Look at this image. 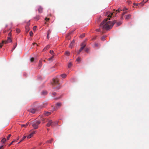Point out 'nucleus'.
<instances>
[{"label":"nucleus","instance_id":"f257e3e1","mask_svg":"<svg viewBox=\"0 0 149 149\" xmlns=\"http://www.w3.org/2000/svg\"><path fill=\"white\" fill-rule=\"evenodd\" d=\"M110 20L108 18H106L102 22L100 25V26L101 28H111L115 24L116 21H113L112 22L110 21H108V20Z\"/></svg>","mask_w":149,"mask_h":149},{"label":"nucleus","instance_id":"f03ea898","mask_svg":"<svg viewBox=\"0 0 149 149\" xmlns=\"http://www.w3.org/2000/svg\"><path fill=\"white\" fill-rule=\"evenodd\" d=\"M59 80L58 78H56L53 79V85L54 86H56V88L59 89L60 88V86L58 83Z\"/></svg>","mask_w":149,"mask_h":149},{"label":"nucleus","instance_id":"7ed1b4c3","mask_svg":"<svg viewBox=\"0 0 149 149\" xmlns=\"http://www.w3.org/2000/svg\"><path fill=\"white\" fill-rule=\"evenodd\" d=\"M40 121L39 120L35 121L32 123V126L34 129H36L38 128V125L40 124Z\"/></svg>","mask_w":149,"mask_h":149},{"label":"nucleus","instance_id":"20e7f679","mask_svg":"<svg viewBox=\"0 0 149 149\" xmlns=\"http://www.w3.org/2000/svg\"><path fill=\"white\" fill-rule=\"evenodd\" d=\"M12 40L11 37H8L7 39L6 40H3L1 43H0V48H1L3 46V44H6L8 43L11 42Z\"/></svg>","mask_w":149,"mask_h":149},{"label":"nucleus","instance_id":"39448f33","mask_svg":"<svg viewBox=\"0 0 149 149\" xmlns=\"http://www.w3.org/2000/svg\"><path fill=\"white\" fill-rule=\"evenodd\" d=\"M57 124V122H53L51 120H50L48 121L47 125V127H49L51 126L52 127H53L55 126Z\"/></svg>","mask_w":149,"mask_h":149},{"label":"nucleus","instance_id":"423d86ee","mask_svg":"<svg viewBox=\"0 0 149 149\" xmlns=\"http://www.w3.org/2000/svg\"><path fill=\"white\" fill-rule=\"evenodd\" d=\"M86 46V45L85 42H83L81 45V47L78 52V54H79L85 48Z\"/></svg>","mask_w":149,"mask_h":149},{"label":"nucleus","instance_id":"0eeeda50","mask_svg":"<svg viewBox=\"0 0 149 149\" xmlns=\"http://www.w3.org/2000/svg\"><path fill=\"white\" fill-rule=\"evenodd\" d=\"M110 29H97L96 31L97 32H101L102 33L105 32V30H109Z\"/></svg>","mask_w":149,"mask_h":149},{"label":"nucleus","instance_id":"6e6552de","mask_svg":"<svg viewBox=\"0 0 149 149\" xmlns=\"http://www.w3.org/2000/svg\"><path fill=\"white\" fill-rule=\"evenodd\" d=\"M29 112L32 113V114H34L37 111V109L35 108H32L28 110Z\"/></svg>","mask_w":149,"mask_h":149},{"label":"nucleus","instance_id":"1a4fd4ad","mask_svg":"<svg viewBox=\"0 0 149 149\" xmlns=\"http://www.w3.org/2000/svg\"><path fill=\"white\" fill-rule=\"evenodd\" d=\"M61 103L60 102H58L56 104V108L58 109L61 107Z\"/></svg>","mask_w":149,"mask_h":149},{"label":"nucleus","instance_id":"9d476101","mask_svg":"<svg viewBox=\"0 0 149 149\" xmlns=\"http://www.w3.org/2000/svg\"><path fill=\"white\" fill-rule=\"evenodd\" d=\"M131 15L130 14L126 15H125V19L126 20H128L131 18Z\"/></svg>","mask_w":149,"mask_h":149},{"label":"nucleus","instance_id":"9b49d317","mask_svg":"<svg viewBox=\"0 0 149 149\" xmlns=\"http://www.w3.org/2000/svg\"><path fill=\"white\" fill-rule=\"evenodd\" d=\"M35 133V132H33L31 133L30 134L27 136L28 139H30L31 138L33 135Z\"/></svg>","mask_w":149,"mask_h":149},{"label":"nucleus","instance_id":"f8f14e48","mask_svg":"<svg viewBox=\"0 0 149 149\" xmlns=\"http://www.w3.org/2000/svg\"><path fill=\"white\" fill-rule=\"evenodd\" d=\"M38 10L39 13H42V8L40 6H39L38 8Z\"/></svg>","mask_w":149,"mask_h":149},{"label":"nucleus","instance_id":"ddd939ff","mask_svg":"<svg viewBox=\"0 0 149 149\" xmlns=\"http://www.w3.org/2000/svg\"><path fill=\"white\" fill-rule=\"evenodd\" d=\"M146 1H145V2H144L143 3V2H141V3H139V4H138V3H134V6H138V5H140L141 6H143V4L146 3Z\"/></svg>","mask_w":149,"mask_h":149},{"label":"nucleus","instance_id":"4468645a","mask_svg":"<svg viewBox=\"0 0 149 149\" xmlns=\"http://www.w3.org/2000/svg\"><path fill=\"white\" fill-rule=\"evenodd\" d=\"M50 47V45H48L44 48L43 49V50L45 51H46Z\"/></svg>","mask_w":149,"mask_h":149},{"label":"nucleus","instance_id":"2eb2a0df","mask_svg":"<svg viewBox=\"0 0 149 149\" xmlns=\"http://www.w3.org/2000/svg\"><path fill=\"white\" fill-rule=\"evenodd\" d=\"M29 123H27L25 124L21 125V126L22 127H26L28 125Z\"/></svg>","mask_w":149,"mask_h":149},{"label":"nucleus","instance_id":"dca6fc26","mask_svg":"<svg viewBox=\"0 0 149 149\" xmlns=\"http://www.w3.org/2000/svg\"><path fill=\"white\" fill-rule=\"evenodd\" d=\"M51 31L50 30H49L48 31V32H47V38L48 39H49V34L50 33H51Z\"/></svg>","mask_w":149,"mask_h":149},{"label":"nucleus","instance_id":"f3484780","mask_svg":"<svg viewBox=\"0 0 149 149\" xmlns=\"http://www.w3.org/2000/svg\"><path fill=\"white\" fill-rule=\"evenodd\" d=\"M54 55L52 56V57L47 59L49 61H52L53 60V58L54 57Z\"/></svg>","mask_w":149,"mask_h":149},{"label":"nucleus","instance_id":"a211bd4d","mask_svg":"<svg viewBox=\"0 0 149 149\" xmlns=\"http://www.w3.org/2000/svg\"><path fill=\"white\" fill-rule=\"evenodd\" d=\"M51 114V113L49 112H45L44 114L46 116H48Z\"/></svg>","mask_w":149,"mask_h":149},{"label":"nucleus","instance_id":"6ab92c4d","mask_svg":"<svg viewBox=\"0 0 149 149\" xmlns=\"http://www.w3.org/2000/svg\"><path fill=\"white\" fill-rule=\"evenodd\" d=\"M53 140V139H51L50 140H48L47 141L46 143H51L52 141Z\"/></svg>","mask_w":149,"mask_h":149},{"label":"nucleus","instance_id":"aec40b11","mask_svg":"<svg viewBox=\"0 0 149 149\" xmlns=\"http://www.w3.org/2000/svg\"><path fill=\"white\" fill-rule=\"evenodd\" d=\"M108 13H109L110 14L108 15V17H111V16L112 15V13H110L109 12H107V14H108Z\"/></svg>","mask_w":149,"mask_h":149},{"label":"nucleus","instance_id":"412c9836","mask_svg":"<svg viewBox=\"0 0 149 149\" xmlns=\"http://www.w3.org/2000/svg\"><path fill=\"white\" fill-rule=\"evenodd\" d=\"M61 76L62 77V78H65L66 76V75L65 74H63L61 75Z\"/></svg>","mask_w":149,"mask_h":149},{"label":"nucleus","instance_id":"4be33fe9","mask_svg":"<svg viewBox=\"0 0 149 149\" xmlns=\"http://www.w3.org/2000/svg\"><path fill=\"white\" fill-rule=\"evenodd\" d=\"M65 54L68 56H69L70 54V52L68 51H66L65 52Z\"/></svg>","mask_w":149,"mask_h":149},{"label":"nucleus","instance_id":"5701e85b","mask_svg":"<svg viewBox=\"0 0 149 149\" xmlns=\"http://www.w3.org/2000/svg\"><path fill=\"white\" fill-rule=\"evenodd\" d=\"M40 18V17L39 16H36L35 17V19H36V21L38 20Z\"/></svg>","mask_w":149,"mask_h":149},{"label":"nucleus","instance_id":"b1692460","mask_svg":"<svg viewBox=\"0 0 149 149\" xmlns=\"http://www.w3.org/2000/svg\"><path fill=\"white\" fill-rule=\"evenodd\" d=\"M42 62L41 61H40L39 62V65L38 66L39 67H40L42 65Z\"/></svg>","mask_w":149,"mask_h":149},{"label":"nucleus","instance_id":"393cba45","mask_svg":"<svg viewBox=\"0 0 149 149\" xmlns=\"http://www.w3.org/2000/svg\"><path fill=\"white\" fill-rule=\"evenodd\" d=\"M6 141V139L5 138H3L1 140V142L3 143H4Z\"/></svg>","mask_w":149,"mask_h":149},{"label":"nucleus","instance_id":"a878e982","mask_svg":"<svg viewBox=\"0 0 149 149\" xmlns=\"http://www.w3.org/2000/svg\"><path fill=\"white\" fill-rule=\"evenodd\" d=\"M16 31L18 33H19L20 32V30L19 29H16Z\"/></svg>","mask_w":149,"mask_h":149},{"label":"nucleus","instance_id":"bb28decb","mask_svg":"<svg viewBox=\"0 0 149 149\" xmlns=\"http://www.w3.org/2000/svg\"><path fill=\"white\" fill-rule=\"evenodd\" d=\"M85 36V33H83L80 36V37L81 38H83L84 36Z\"/></svg>","mask_w":149,"mask_h":149},{"label":"nucleus","instance_id":"cd10ccee","mask_svg":"<svg viewBox=\"0 0 149 149\" xmlns=\"http://www.w3.org/2000/svg\"><path fill=\"white\" fill-rule=\"evenodd\" d=\"M47 94V92L46 91H43L42 92V94L43 95H45Z\"/></svg>","mask_w":149,"mask_h":149},{"label":"nucleus","instance_id":"c85d7f7f","mask_svg":"<svg viewBox=\"0 0 149 149\" xmlns=\"http://www.w3.org/2000/svg\"><path fill=\"white\" fill-rule=\"evenodd\" d=\"M94 45L95 47H98L99 45V44L96 43H94Z\"/></svg>","mask_w":149,"mask_h":149},{"label":"nucleus","instance_id":"c756f323","mask_svg":"<svg viewBox=\"0 0 149 149\" xmlns=\"http://www.w3.org/2000/svg\"><path fill=\"white\" fill-rule=\"evenodd\" d=\"M76 61L77 62H79L81 61V58L80 57H78L76 59Z\"/></svg>","mask_w":149,"mask_h":149},{"label":"nucleus","instance_id":"7c9ffc66","mask_svg":"<svg viewBox=\"0 0 149 149\" xmlns=\"http://www.w3.org/2000/svg\"><path fill=\"white\" fill-rule=\"evenodd\" d=\"M72 63L71 62L70 63L68 64V68H70L72 66Z\"/></svg>","mask_w":149,"mask_h":149},{"label":"nucleus","instance_id":"2f4dec72","mask_svg":"<svg viewBox=\"0 0 149 149\" xmlns=\"http://www.w3.org/2000/svg\"><path fill=\"white\" fill-rule=\"evenodd\" d=\"M122 10L121 8H119L118 10H116V12H119L120 11H121Z\"/></svg>","mask_w":149,"mask_h":149},{"label":"nucleus","instance_id":"473e14b6","mask_svg":"<svg viewBox=\"0 0 149 149\" xmlns=\"http://www.w3.org/2000/svg\"><path fill=\"white\" fill-rule=\"evenodd\" d=\"M85 50L86 52L87 53H88L89 51V48H85Z\"/></svg>","mask_w":149,"mask_h":149},{"label":"nucleus","instance_id":"72a5a7b5","mask_svg":"<svg viewBox=\"0 0 149 149\" xmlns=\"http://www.w3.org/2000/svg\"><path fill=\"white\" fill-rule=\"evenodd\" d=\"M105 36H103L101 38V39L102 41H104L105 40Z\"/></svg>","mask_w":149,"mask_h":149},{"label":"nucleus","instance_id":"f704fd0d","mask_svg":"<svg viewBox=\"0 0 149 149\" xmlns=\"http://www.w3.org/2000/svg\"><path fill=\"white\" fill-rule=\"evenodd\" d=\"M121 24H122V22H117L116 23V24L118 26H119Z\"/></svg>","mask_w":149,"mask_h":149},{"label":"nucleus","instance_id":"c9c22d12","mask_svg":"<svg viewBox=\"0 0 149 149\" xmlns=\"http://www.w3.org/2000/svg\"><path fill=\"white\" fill-rule=\"evenodd\" d=\"M29 34L30 36H33V33L32 31H30V32H29Z\"/></svg>","mask_w":149,"mask_h":149},{"label":"nucleus","instance_id":"e433bc0d","mask_svg":"<svg viewBox=\"0 0 149 149\" xmlns=\"http://www.w3.org/2000/svg\"><path fill=\"white\" fill-rule=\"evenodd\" d=\"M11 35V31H10L8 34V37H10Z\"/></svg>","mask_w":149,"mask_h":149},{"label":"nucleus","instance_id":"4c0bfd02","mask_svg":"<svg viewBox=\"0 0 149 149\" xmlns=\"http://www.w3.org/2000/svg\"><path fill=\"white\" fill-rule=\"evenodd\" d=\"M34 58L32 57L30 59V61L31 62H33L34 61Z\"/></svg>","mask_w":149,"mask_h":149},{"label":"nucleus","instance_id":"58836bf2","mask_svg":"<svg viewBox=\"0 0 149 149\" xmlns=\"http://www.w3.org/2000/svg\"><path fill=\"white\" fill-rule=\"evenodd\" d=\"M123 11L125 10H128V9L127 8L125 7H124L123 8Z\"/></svg>","mask_w":149,"mask_h":149},{"label":"nucleus","instance_id":"ea45409f","mask_svg":"<svg viewBox=\"0 0 149 149\" xmlns=\"http://www.w3.org/2000/svg\"><path fill=\"white\" fill-rule=\"evenodd\" d=\"M11 134H9L8 136L7 137V140H9L10 137L11 136Z\"/></svg>","mask_w":149,"mask_h":149},{"label":"nucleus","instance_id":"a19ab883","mask_svg":"<svg viewBox=\"0 0 149 149\" xmlns=\"http://www.w3.org/2000/svg\"><path fill=\"white\" fill-rule=\"evenodd\" d=\"M26 137V136H24L22 138V139L21 140V141H22Z\"/></svg>","mask_w":149,"mask_h":149},{"label":"nucleus","instance_id":"79ce46f5","mask_svg":"<svg viewBox=\"0 0 149 149\" xmlns=\"http://www.w3.org/2000/svg\"><path fill=\"white\" fill-rule=\"evenodd\" d=\"M73 44H72L71 43H70V45H69V47H71V48H72L73 46Z\"/></svg>","mask_w":149,"mask_h":149},{"label":"nucleus","instance_id":"37998d69","mask_svg":"<svg viewBox=\"0 0 149 149\" xmlns=\"http://www.w3.org/2000/svg\"><path fill=\"white\" fill-rule=\"evenodd\" d=\"M49 18H46L45 19V20L46 22H47L49 20Z\"/></svg>","mask_w":149,"mask_h":149},{"label":"nucleus","instance_id":"c03bdc74","mask_svg":"<svg viewBox=\"0 0 149 149\" xmlns=\"http://www.w3.org/2000/svg\"><path fill=\"white\" fill-rule=\"evenodd\" d=\"M50 53L52 54H54V52L53 50H50Z\"/></svg>","mask_w":149,"mask_h":149},{"label":"nucleus","instance_id":"a18cd8bd","mask_svg":"<svg viewBox=\"0 0 149 149\" xmlns=\"http://www.w3.org/2000/svg\"><path fill=\"white\" fill-rule=\"evenodd\" d=\"M15 140H14V141H12L11 142V143L9 145V146H10V145H11L12 144V143H13V142H15Z\"/></svg>","mask_w":149,"mask_h":149},{"label":"nucleus","instance_id":"49530a36","mask_svg":"<svg viewBox=\"0 0 149 149\" xmlns=\"http://www.w3.org/2000/svg\"><path fill=\"white\" fill-rule=\"evenodd\" d=\"M132 3V2L130 1H127V3L128 4H131Z\"/></svg>","mask_w":149,"mask_h":149},{"label":"nucleus","instance_id":"de8ad7c7","mask_svg":"<svg viewBox=\"0 0 149 149\" xmlns=\"http://www.w3.org/2000/svg\"><path fill=\"white\" fill-rule=\"evenodd\" d=\"M75 42V41L74 40H73L72 42H71L72 44H73Z\"/></svg>","mask_w":149,"mask_h":149},{"label":"nucleus","instance_id":"09e8293b","mask_svg":"<svg viewBox=\"0 0 149 149\" xmlns=\"http://www.w3.org/2000/svg\"><path fill=\"white\" fill-rule=\"evenodd\" d=\"M54 95H55L56 94V93L55 92L53 93H52Z\"/></svg>","mask_w":149,"mask_h":149},{"label":"nucleus","instance_id":"8fccbe9b","mask_svg":"<svg viewBox=\"0 0 149 149\" xmlns=\"http://www.w3.org/2000/svg\"><path fill=\"white\" fill-rule=\"evenodd\" d=\"M3 147V145L0 146V149H1Z\"/></svg>","mask_w":149,"mask_h":149},{"label":"nucleus","instance_id":"3c124183","mask_svg":"<svg viewBox=\"0 0 149 149\" xmlns=\"http://www.w3.org/2000/svg\"><path fill=\"white\" fill-rule=\"evenodd\" d=\"M36 29H33V31H36Z\"/></svg>","mask_w":149,"mask_h":149},{"label":"nucleus","instance_id":"603ef678","mask_svg":"<svg viewBox=\"0 0 149 149\" xmlns=\"http://www.w3.org/2000/svg\"><path fill=\"white\" fill-rule=\"evenodd\" d=\"M37 26H33V28H36Z\"/></svg>","mask_w":149,"mask_h":149},{"label":"nucleus","instance_id":"864d4df0","mask_svg":"<svg viewBox=\"0 0 149 149\" xmlns=\"http://www.w3.org/2000/svg\"><path fill=\"white\" fill-rule=\"evenodd\" d=\"M95 38H93L92 39L93 40H95Z\"/></svg>","mask_w":149,"mask_h":149},{"label":"nucleus","instance_id":"5fc2aeb1","mask_svg":"<svg viewBox=\"0 0 149 149\" xmlns=\"http://www.w3.org/2000/svg\"><path fill=\"white\" fill-rule=\"evenodd\" d=\"M15 47H14V48L13 49H12V50H12V51H13V50L15 48Z\"/></svg>","mask_w":149,"mask_h":149},{"label":"nucleus","instance_id":"6e6d98bb","mask_svg":"<svg viewBox=\"0 0 149 149\" xmlns=\"http://www.w3.org/2000/svg\"><path fill=\"white\" fill-rule=\"evenodd\" d=\"M36 44V43H33L32 44H33V45H34V44Z\"/></svg>","mask_w":149,"mask_h":149},{"label":"nucleus","instance_id":"4d7b16f0","mask_svg":"<svg viewBox=\"0 0 149 149\" xmlns=\"http://www.w3.org/2000/svg\"><path fill=\"white\" fill-rule=\"evenodd\" d=\"M21 142V141H20L19 142V143H18V144L19 143Z\"/></svg>","mask_w":149,"mask_h":149},{"label":"nucleus","instance_id":"13d9d810","mask_svg":"<svg viewBox=\"0 0 149 149\" xmlns=\"http://www.w3.org/2000/svg\"><path fill=\"white\" fill-rule=\"evenodd\" d=\"M26 31H27V32H28V31H29V29H28V30H26Z\"/></svg>","mask_w":149,"mask_h":149},{"label":"nucleus","instance_id":"bf43d9fd","mask_svg":"<svg viewBox=\"0 0 149 149\" xmlns=\"http://www.w3.org/2000/svg\"><path fill=\"white\" fill-rule=\"evenodd\" d=\"M26 31H27V32H28V31H29V29H28V30H26Z\"/></svg>","mask_w":149,"mask_h":149},{"label":"nucleus","instance_id":"052dcab7","mask_svg":"<svg viewBox=\"0 0 149 149\" xmlns=\"http://www.w3.org/2000/svg\"><path fill=\"white\" fill-rule=\"evenodd\" d=\"M43 61H44V62H45V60H44Z\"/></svg>","mask_w":149,"mask_h":149},{"label":"nucleus","instance_id":"680f3d73","mask_svg":"<svg viewBox=\"0 0 149 149\" xmlns=\"http://www.w3.org/2000/svg\"><path fill=\"white\" fill-rule=\"evenodd\" d=\"M3 33H5V31H3Z\"/></svg>","mask_w":149,"mask_h":149},{"label":"nucleus","instance_id":"e2e57ef3","mask_svg":"<svg viewBox=\"0 0 149 149\" xmlns=\"http://www.w3.org/2000/svg\"><path fill=\"white\" fill-rule=\"evenodd\" d=\"M47 130H48V128H47Z\"/></svg>","mask_w":149,"mask_h":149}]
</instances>
